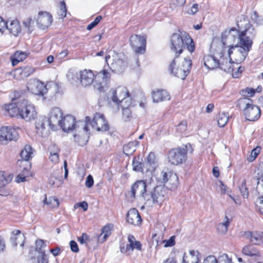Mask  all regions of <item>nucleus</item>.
Instances as JSON below:
<instances>
[{"label":"nucleus","instance_id":"f257e3e1","mask_svg":"<svg viewBox=\"0 0 263 263\" xmlns=\"http://www.w3.org/2000/svg\"><path fill=\"white\" fill-rule=\"evenodd\" d=\"M110 73L108 70L103 69L96 76L90 70L85 69L80 71V82L84 87L89 86L93 83L94 88L99 92L104 91L110 81Z\"/></svg>","mask_w":263,"mask_h":263},{"label":"nucleus","instance_id":"f03ea898","mask_svg":"<svg viewBox=\"0 0 263 263\" xmlns=\"http://www.w3.org/2000/svg\"><path fill=\"white\" fill-rule=\"evenodd\" d=\"M185 48L193 52L195 49L194 42L188 33L178 30L171 36V49L179 56Z\"/></svg>","mask_w":263,"mask_h":263},{"label":"nucleus","instance_id":"7ed1b4c3","mask_svg":"<svg viewBox=\"0 0 263 263\" xmlns=\"http://www.w3.org/2000/svg\"><path fill=\"white\" fill-rule=\"evenodd\" d=\"M238 35L240 46L239 51L242 56V60H244L247 56L249 51L252 47L253 42L250 39L249 37L247 36L246 31H241L239 32L238 30L235 28H232L229 30H226L222 33L221 42L223 45H226V39H232L235 35Z\"/></svg>","mask_w":263,"mask_h":263},{"label":"nucleus","instance_id":"20e7f679","mask_svg":"<svg viewBox=\"0 0 263 263\" xmlns=\"http://www.w3.org/2000/svg\"><path fill=\"white\" fill-rule=\"evenodd\" d=\"M193 148L190 143L170 149L167 154L168 162L174 165L185 163L187 159V153H192Z\"/></svg>","mask_w":263,"mask_h":263},{"label":"nucleus","instance_id":"39448f33","mask_svg":"<svg viewBox=\"0 0 263 263\" xmlns=\"http://www.w3.org/2000/svg\"><path fill=\"white\" fill-rule=\"evenodd\" d=\"M178 60V55H176L170 64L168 69L171 73L174 76L182 80H184L190 72L192 67V61L190 59L184 58L181 66L175 69V66Z\"/></svg>","mask_w":263,"mask_h":263},{"label":"nucleus","instance_id":"423d86ee","mask_svg":"<svg viewBox=\"0 0 263 263\" xmlns=\"http://www.w3.org/2000/svg\"><path fill=\"white\" fill-rule=\"evenodd\" d=\"M167 198L166 189L163 186L157 185L151 191H148L146 201H152L154 204L161 205Z\"/></svg>","mask_w":263,"mask_h":263},{"label":"nucleus","instance_id":"0eeeda50","mask_svg":"<svg viewBox=\"0 0 263 263\" xmlns=\"http://www.w3.org/2000/svg\"><path fill=\"white\" fill-rule=\"evenodd\" d=\"M148 189L149 185L147 184L145 180H139L133 184L130 191L128 192V194L134 198H136V194H138L139 196L146 200Z\"/></svg>","mask_w":263,"mask_h":263},{"label":"nucleus","instance_id":"6e6552de","mask_svg":"<svg viewBox=\"0 0 263 263\" xmlns=\"http://www.w3.org/2000/svg\"><path fill=\"white\" fill-rule=\"evenodd\" d=\"M112 101L117 105L128 103V105L132 104L130 94L125 87H118L116 90H112Z\"/></svg>","mask_w":263,"mask_h":263},{"label":"nucleus","instance_id":"1a4fd4ad","mask_svg":"<svg viewBox=\"0 0 263 263\" xmlns=\"http://www.w3.org/2000/svg\"><path fill=\"white\" fill-rule=\"evenodd\" d=\"M21 118L26 121L34 119L36 116L34 105L27 100L23 99L20 102Z\"/></svg>","mask_w":263,"mask_h":263},{"label":"nucleus","instance_id":"9d476101","mask_svg":"<svg viewBox=\"0 0 263 263\" xmlns=\"http://www.w3.org/2000/svg\"><path fill=\"white\" fill-rule=\"evenodd\" d=\"M129 42L136 53L143 54L145 52L146 37L145 35L133 34L130 37Z\"/></svg>","mask_w":263,"mask_h":263},{"label":"nucleus","instance_id":"9b49d317","mask_svg":"<svg viewBox=\"0 0 263 263\" xmlns=\"http://www.w3.org/2000/svg\"><path fill=\"white\" fill-rule=\"evenodd\" d=\"M91 124L93 129L99 132H106L109 129V125L102 114L96 113L92 120H91Z\"/></svg>","mask_w":263,"mask_h":263},{"label":"nucleus","instance_id":"f8f14e48","mask_svg":"<svg viewBox=\"0 0 263 263\" xmlns=\"http://www.w3.org/2000/svg\"><path fill=\"white\" fill-rule=\"evenodd\" d=\"M63 119V112L59 107H54L51 109L49 117L47 119L48 125L52 130L57 129L58 124H61V120Z\"/></svg>","mask_w":263,"mask_h":263},{"label":"nucleus","instance_id":"ddd939ff","mask_svg":"<svg viewBox=\"0 0 263 263\" xmlns=\"http://www.w3.org/2000/svg\"><path fill=\"white\" fill-rule=\"evenodd\" d=\"M128 241L129 243L126 245L125 246L124 245L123 246H120V251L121 253L130 255L134 249L138 251L142 250L141 243L139 241L136 240L133 235L130 234L128 236Z\"/></svg>","mask_w":263,"mask_h":263},{"label":"nucleus","instance_id":"4468645a","mask_svg":"<svg viewBox=\"0 0 263 263\" xmlns=\"http://www.w3.org/2000/svg\"><path fill=\"white\" fill-rule=\"evenodd\" d=\"M18 138V133L14 128L10 126H3L0 128V142L16 141Z\"/></svg>","mask_w":263,"mask_h":263},{"label":"nucleus","instance_id":"2eb2a0df","mask_svg":"<svg viewBox=\"0 0 263 263\" xmlns=\"http://www.w3.org/2000/svg\"><path fill=\"white\" fill-rule=\"evenodd\" d=\"M243 237L251 243L256 246L263 245V232L260 231H248L244 232Z\"/></svg>","mask_w":263,"mask_h":263},{"label":"nucleus","instance_id":"dca6fc26","mask_svg":"<svg viewBox=\"0 0 263 263\" xmlns=\"http://www.w3.org/2000/svg\"><path fill=\"white\" fill-rule=\"evenodd\" d=\"M27 88L32 93L37 96H43L47 92L46 86L37 80L30 81Z\"/></svg>","mask_w":263,"mask_h":263},{"label":"nucleus","instance_id":"f3484780","mask_svg":"<svg viewBox=\"0 0 263 263\" xmlns=\"http://www.w3.org/2000/svg\"><path fill=\"white\" fill-rule=\"evenodd\" d=\"M219 51L214 53L213 55H207L203 58L204 66L210 70L217 68L219 66L220 59Z\"/></svg>","mask_w":263,"mask_h":263},{"label":"nucleus","instance_id":"a211bd4d","mask_svg":"<svg viewBox=\"0 0 263 263\" xmlns=\"http://www.w3.org/2000/svg\"><path fill=\"white\" fill-rule=\"evenodd\" d=\"M219 49L220 62L218 68L228 73H232L234 71V63L232 59L223 57V54L221 48Z\"/></svg>","mask_w":263,"mask_h":263},{"label":"nucleus","instance_id":"6ab92c4d","mask_svg":"<svg viewBox=\"0 0 263 263\" xmlns=\"http://www.w3.org/2000/svg\"><path fill=\"white\" fill-rule=\"evenodd\" d=\"M261 110L259 107L256 105H253L245 109L243 114L247 120L250 121L257 120L260 116Z\"/></svg>","mask_w":263,"mask_h":263},{"label":"nucleus","instance_id":"aec40b11","mask_svg":"<svg viewBox=\"0 0 263 263\" xmlns=\"http://www.w3.org/2000/svg\"><path fill=\"white\" fill-rule=\"evenodd\" d=\"M76 118L71 115H67L63 118L61 124H58L64 132H68L75 128Z\"/></svg>","mask_w":263,"mask_h":263},{"label":"nucleus","instance_id":"412c9836","mask_svg":"<svg viewBox=\"0 0 263 263\" xmlns=\"http://www.w3.org/2000/svg\"><path fill=\"white\" fill-rule=\"evenodd\" d=\"M161 174L162 183L165 184L170 181V183L173 185L172 188H175L177 186L178 178L176 174L171 171L168 172L162 171Z\"/></svg>","mask_w":263,"mask_h":263},{"label":"nucleus","instance_id":"4be33fe9","mask_svg":"<svg viewBox=\"0 0 263 263\" xmlns=\"http://www.w3.org/2000/svg\"><path fill=\"white\" fill-rule=\"evenodd\" d=\"M126 220L128 223L134 226H139L142 222V219L138 211L135 208L130 209L128 212Z\"/></svg>","mask_w":263,"mask_h":263},{"label":"nucleus","instance_id":"5701e85b","mask_svg":"<svg viewBox=\"0 0 263 263\" xmlns=\"http://www.w3.org/2000/svg\"><path fill=\"white\" fill-rule=\"evenodd\" d=\"M152 97L154 102H159L170 100L171 96L170 94L165 90H157L153 91Z\"/></svg>","mask_w":263,"mask_h":263},{"label":"nucleus","instance_id":"b1692460","mask_svg":"<svg viewBox=\"0 0 263 263\" xmlns=\"http://www.w3.org/2000/svg\"><path fill=\"white\" fill-rule=\"evenodd\" d=\"M10 240L13 246L16 247L18 243H20V246L23 247L24 245L25 236L21 234L20 230H14L12 232Z\"/></svg>","mask_w":263,"mask_h":263},{"label":"nucleus","instance_id":"393cba45","mask_svg":"<svg viewBox=\"0 0 263 263\" xmlns=\"http://www.w3.org/2000/svg\"><path fill=\"white\" fill-rule=\"evenodd\" d=\"M5 109L11 116L13 117H20L21 118L20 102H17L16 104L11 103L6 105Z\"/></svg>","mask_w":263,"mask_h":263},{"label":"nucleus","instance_id":"a878e982","mask_svg":"<svg viewBox=\"0 0 263 263\" xmlns=\"http://www.w3.org/2000/svg\"><path fill=\"white\" fill-rule=\"evenodd\" d=\"M7 30L9 33L15 36H17L21 32V27L18 21L16 19L11 21L8 24Z\"/></svg>","mask_w":263,"mask_h":263},{"label":"nucleus","instance_id":"bb28decb","mask_svg":"<svg viewBox=\"0 0 263 263\" xmlns=\"http://www.w3.org/2000/svg\"><path fill=\"white\" fill-rule=\"evenodd\" d=\"M9 177H7L5 172H0V196H6L7 192L6 191V185L10 181Z\"/></svg>","mask_w":263,"mask_h":263},{"label":"nucleus","instance_id":"cd10ccee","mask_svg":"<svg viewBox=\"0 0 263 263\" xmlns=\"http://www.w3.org/2000/svg\"><path fill=\"white\" fill-rule=\"evenodd\" d=\"M48 123V121L45 117H41L35 122V128L36 132L41 136H43V131L45 129V125Z\"/></svg>","mask_w":263,"mask_h":263},{"label":"nucleus","instance_id":"c85d7f7f","mask_svg":"<svg viewBox=\"0 0 263 263\" xmlns=\"http://www.w3.org/2000/svg\"><path fill=\"white\" fill-rule=\"evenodd\" d=\"M113 228V225L111 223L105 225L102 228V233L99 235L98 239L101 242L105 241L107 238L111 235V230Z\"/></svg>","mask_w":263,"mask_h":263},{"label":"nucleus","instance_id":"c756f323","mask_svg":"<svg viewBox=\"0 0 263 263\" xmlns=\"http://www.w3.org/2000/svg\"><path fill=\"white\" fill-rule=\"evenodd\" d=\"M189 253L190 257L189 259L187 258L188 257L186 256V254H184L182 263H199L198 252H195L194 250H190Z\"/></svg>","mask_w":263,"mask_h":263},{"label":"nucleus","instance_id":"7c9ffc66","mask_svg":"<svg viewBox=\"0 0 263 263\" xmlns=\"http://www.w3.org/2000/svg\"><path fill=\"white\" fill-rule=\"evenodd\" d=\"M34 72V69L30 66H25L16 68L15 74L18 75L21 78H24L29 76Z\"/></svg>","mask_w":263,"mask_h":263},{"label":"nucleus","instance_id":"2f4dec72","mask_svg":"<svg viewBox=\"0 0 263 263\" xmlns=\"http://www.w3.org/2000/svg\"><path fill=\"white\" fill-rule=\"evenodd\" d=\"M27 57V54L24 52L21 51H16L14 54L11 57L12 65H16L19 62L25 60Z\"/></svg>","mask_w":263,"mask_h":263},{"label":"nucleus","instance_id":"473e14b6","mask_svg":"<svg viewBox=\"0 0 263 263\" xmlns=\"http://www.w3.org/2000/svg\"><path fill=\"white\" fill-rule=\"evenodd\" d=\"M242 253L243 254L249 256H257L259 254L258 250L252 245L245 246L242 250Z\"/></svg>","mask_w":263,"mask_h":263},{"label":"nucleus","instance_id":"72a5a7b5","mask_svg":"<svg viewBox=\"0 0 263 263\" xmlns=\"http://www.w3.org/2000/svg\"><path fill=\"white\" fill-rule=\"evenodd\" d=\"M138 141L129 142L123 146V152L126 155H132L136 150V146L139 144Z\"/></svg>","mask_w":263,"mask_h":263},{"label":"nucleus","instance_id":"f704fd0d","mask_svg":"<svg viewBox=\"0 0 263 263\" xmlns=\"http://www.w3.org/2000/svg\"><path fill=\"white\" fill-rule=\"evenodd\" d=\"M253 100L249 98L243 97L239 99L237 102V106L243 110V112L246 108H248L253 105Z\"/></svg>","mask_w":263,"mask_h":263},{"label":"nucleus","instance_id":"c9c22d12","mask_svg":"<svg viewBox=\"0 0 263 263\" xmlns=\"http://www.w3.org/2000/svg\"><path fill=\"white\" fill-rule=\"evenodd\" d=\"M32 154L33 149L32 147L29 145H26L22 150L20 155L22 159L28 161L32 158Z\"/></svg>","mask_w":263,"mask_h":263},{"label":"nucleus","instance_id":"e433bc0d","mask_svg":"<svg viewBox=\"0 0 263 263\" xmlns=\"http://www.w3.org/2000/svg\"><path fill=\"white\" fill-rule=\"evenodd\" d=\"M121 105L122 107V119L124 121H129L132 118V111L129 109L132 104L128 105V103H126Z\"/></svg>","mask_w":263,"mask_h":263},{"label":"nucleus","instance_id":"4c0bfd02","mask_svg":"<svg viewBox=\"0 0 263 263\" xmlns=\"http://www.w3.org/2000/svg\"><path fill=\"white\" fill-rule=\"evenodd\" d=\"M52 22V17H37L36 23L40 27L44 29L48 28Z\"/></svg>","mask_w":263,"mask_h":263},{"label":"nucleus","instance_id":"58836bf2","mask_svg":"<svg viewBox=\"0 0 263 263\" xmlns=\"http://www.w3.org/2000/svg\"><path fill=\"white\" fill-rule=\"evenodd\" d=\"M229 116L228 113H219L217 116V123L220 127H224L228 122Z\"/></svg>","mask_w":263,"mask_h":263},{"label":"nucleus","instance_id":"ea45409f","mask_svg":"<svg viewBox=\"0 0 263 263\" xmlns=\"http://www.w3.org/2000/svg\"><path fill=\"white\" fill-rule=\"evenodd\" d=\"M111 66L114 68L112 71L122 72L124 70L126 64L123 60L118 59L111 64Z\"/></svg>","mask_w":263,"mask_h":263},{"label":"nucleus","instance_id":"a19ab883","mask_svg":"<svg viewBox=\"0 0 263 263\" xmlns=\"http://www.w3.org/2000/svg\"><path fill=\"white\" fill-rule=\"evenodd\" d=\"M44 203L45 204H47L50 208H57L59 205L58 199L53 197H49L48 199L46 197L44 200Z\"/></svg>","mask_w":263,"mask_h":263},{"label":"nucleus","instance_id":"79ce46f5","mask_svg":"<svg viewBox=\"0 0 263 263\" xmlns=\"http://www.w3.org/2000/svg\"><path fill=\"white\" fill-rule=\"evenodd\" d=\"M52 148H54V151L50 152L49 159L52 162L57 163L59 160V152L60 149L55 145H53Z\"/></svg>","mask_w":263,"mask_h":263},{"label":"nucleus","instance_id":"37998d69","mask_svg":"<svg viewBox=\"0 0 263 263\" xmlns=\"http://www.w3.org/2000/svg\"><path fill=\"white\" fill-rule=\"evenodd\" d=\"M239 191L241 193V196L244 198H247L249 196V192L248 189L246 186V181L243 179L241 182V185L239 186Z\"/></svg>","mask_w":263,"mask_h":263},{"label":"nucleus","instance_id":"c03bdc74","mask_svg":"<svg viewBox=\"0 0 263 263\" xmlns=\"http://www.w3.org/2000/svg\"><path fill=\"white\" fill-rule=\"evenodd\" d=\"M132 165L134 171L139 172H143V164L142 162L137 160L136 157L133 159Z\"/></svg>","mask_w":263,"mask_h":263},{"label":"nucleus","instance_id":"a18cd8bd","mask_svg":"<svg viewBox=\"0 0 263 263\" xmlns=\"http://www.w3.org/2000/svg\"><path fill=\"white\" fill-rule=\"evenodd\" d=\"M35 251L41 254L43 252H45L43 250V249L46 247V245L43 240L39 239L35 241Z\"/></svg>","mask_w":263,"mask_h":263},{"label":"nucleus","instance_id":"49530a36","mask_svg":"<svg viewBox=\"0 0 263 263\" xmlns=\"http://www.w3.org/2000/svg\"><path fill=\"white\" fill-rule=\"evenodd\" d=\"M255 90L252 88L247 87L240 91V94L247 98L251 97L255 94Z\"/></svg>","mask_w":263,"mask_h":263},{"label":"nucleus","instance_id":"de8ad7c7","mask_svg":"<svg viewBox=\"0 0 263 263\" xmlns=\"http://www.w3.org/2000/svg\"><path fill=\"white\" fill-rule=\"evenodd\" d=\"M218 263H232V259L227 254L220 255L217 259Z\"/></svg>","mask_w":263,"mask_h":263},{"label":"nucleus","instance_id":"09e8293b","mask_svg":"<svg viewBox=\"0 0 263 263\" xmlns=\"http://www.w3.org/2000/svg\"><path fill=\"white\" fill-rule=\"evenodd\" d=\"M256 209L263 215V197L258 198L256 202Z\"/></svg>","mask_w":263,"mask_h":263},{"label":"nucleus","instance_id":"8fccbe9b","mask_svg":"<svg viewBox=\"0 0 263 263\" xmlns=\"http://www.w3.org/2000/svg\"><path fill=\"white\" fill-rule=\"evenodd\" d=\"M37 263H48V258L45 252L39 254L37 257Z\"/></svg>","mask_w":263,"mask_h":263},{"label":"nucleus","instance_id":"3c124183","mask_svg":"<svg viewBox=\"0 0 263 263\" xmlns=\"http://www.w3.org/2000/svg\"><path fill=\"white\" fill-rule=\"evenodd\" d=\"M186 0H172L171 7L175 8L177 7H182L185 4Z\"/></svg>","mask_w":263,"mask_h":263},{"label":"nucleus","instance_id":"603ef678","mask_svg":"<svg viewBox=\"0 0 263 263\" xmlns=\"http://www.w3.org/2000/svg\"><path fill=\"white\" fill-rule=\"evenodd\" d=\"M8 22L3 17H0V32H4L5 30H7L8 26Z\"/></svg>","mask_w":263,"mask_h":263},{"label":"nucleus","instance_id":"864d4df0","mask_svg":"<svg viewBox=\"0 0 263 263\" xmlns=\"http://www.w3.org/2000/svg\"><path fill=\"white\" fill-rule=\"evenodd\" d=\"M163 242L165 243L164 245V247L165 248L173 247L175 244V237L172 236L169 239L165 240Z\"/></svg>","mask_w":263,"mask_h":263},{"label":"nucleus","instance_id":"5fc2aeb1","mask_svg":"<svg viewBox=\"0 0 263 263\" xmlns=\"http://www.w3.org/2000/svg\"><path fill=\"white\" fill-rule=\"evenodd\" d=\"M187 123L185 121H181L177 126V130L180 133H183L186 130Z\"/></svg>","mask_w":263,"mask_h":263},{"label":"nucleus","instance_id":"6e6d98bb","mask_svg":"<svg viewBox=\"0 0 263 263\" xmlns=\"http://www.w3.org/2000/svg\"><path fill=\"white\" fill-rule=\"evenodd\" d=\"M260 152V147H257L255 148H254L251 154V157L249 158L250 161H253L256 157L258 155Z\"/></svg>","mask_w":263,"mask_h":263},{"label":"nucleus","instance_id":"4d7b16f0","mask_svg":"<svg viewBox=\"0 0 263 263\" xmlns=\"http://www.w3.org/2000/svg\"><path fill=\"white\" fill-rule=\"evenodd\" d=\"M102 18V17H96V19L87 26V29L88 30H91L99 24Z\"/></svg>","mask_w":263,"mask_h":263},{"label":"nucleus","instance_id":"13d9d810","mask_svg":"<svg viewBox=\"0 0 263 263\" xmlns=\"http://www.w3.org/2000/svg\"><path fill=\"white\" fill-rule=\"evenodd\" d=\"M93 179L92 176L91 175H89L85 181V185L88 188H90L93 185Z\"/></svg>","mask_w":263,"mask_h":263},{"label":"nucleus","instance_id":"bf43d9fd","mask_svg":"<svg viewBox=\"0 0 263 263\" xmlns=\"http://www.w3.org/2000/svg\"><path fill=\"white\" fill-rule=\"evenodd\" d=\"M230 223V219L228 218L227 216L226 215L224 217V221L220 223V227H223L224 228V232H227L228 231V227Z\"/></svg>","mask_w":263,"mask_h":263},{"label":"nucleus","instance_id":"052dcab7","mask_svg":"<svg viewBox=\"0 0 263 263\" xmlns=\"http://www.w3.org/2000/svg\"><path fill=\"white\" fill-rule=\"evenodd\" d=\"M59 15L60 16H66V8L64 2L61 3Z\"/></svg>","mask_w":263,"mask_h":263},{"label":"nucleus","instance_id":"680f3d73","mask_svg":"<svg viewBox=\"0 0 263 263\" xmlns=\"http://www.w3.org/2000/svg\"><path fill=\"white\" fill-rule=\"evenodd\" d=\"M70 249H71V250L74 252V253H77L79 252V248H78V244L77 243V242L74 241V240H71L70 241Z\"/></svg>","mask_w":263,"mask_h":263},{"label":"nucleus","instance_id":"e2e57ef3","mask_svg":"<svg viewBox=\"0 0 263 263\" xmlns=\"http://www.w3.org/2000/svg\"><path fill=\"white\" fill-rule=\"evenodd\" d=\"M203 263H218V261L214 256L210 255L204 260Z\"/></svg>","mask_w":263,"mask_h":263},{"label":"nucleus","instance_id":"0e129e2a","mask_svg":"<svg viewBox=\"0 0 263 263\" xmlns=\"http://www.w3.org/2000/svg\"><path fill=\"white\" fill-rule=\"evenodd\" d=\"M244 70V68L241 66H239L237 68V70L235 72H232V77L234 78H238L241 76V74L243 70Z\"/></svg>","mask_w":263,"mask_h":263},{"label":"nucleus","instance_id":"69168bd1","mask_svg":"<svg viewBox=\"0 0 263 263\" xmlns=\"http://www.w3.org/2000/svg\"><path fill=\"white\" fill-rule=\"evenodd\" d=\"M155 156L154 153L151 152L148 154L147 157V161L149 165H152L155 163Z\"/></svg>","mask_w":263,"mask_h":263},{"label":"nucleus","instance_id":"338daca9","mask_svg":"<svg viewBox=\"0 0 263 263\" xmlns=\"http://www.w3.org/2000/svg\"><path fill=\"white\" fill-rule=\"evenodd\" d=\"M198 10V5L197 4H194L188 10V13L191 15L195 14Z\"/></svg>","mask_w":263,"mask_h":263},{"label":"nucleus","instance_id":"774afa93","mask_svg":"<svg viewBox=\"0 0 263 263\" xmlns=\"http://www.w3.org/2000/svg\"><path fill=\"white\" fill-rule=\"evenodd\" d=\"M88 239V236L86 233H83L82 234V236L80 237H78V241L80 242L81 244L86 243L87 240Z\"/></svg>","mask_w":263,"mask_h":263}]
</instances>
